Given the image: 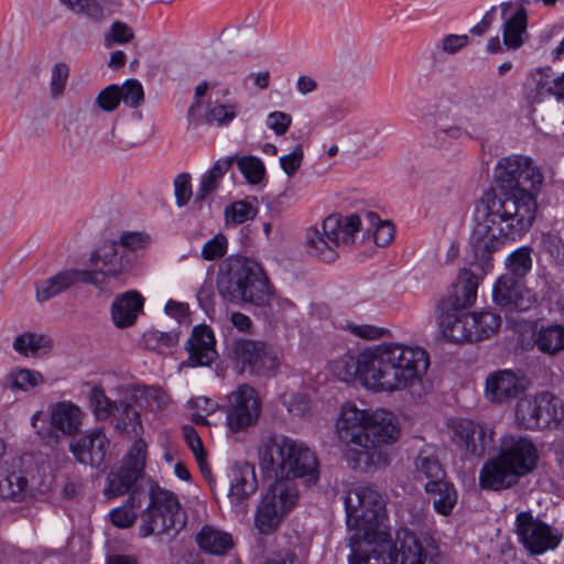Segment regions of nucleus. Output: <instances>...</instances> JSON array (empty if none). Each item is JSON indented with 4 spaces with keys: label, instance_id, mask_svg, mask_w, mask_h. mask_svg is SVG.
<instances>
[{
    "label": "nucleus",
    "instance_id": "nucleus-1",
    "mask_svg": "<svg viewBox=\"0 0 564 564\" xmlns=\"http://www.w3.org/2000/svg\"><path fill=\"white\" fill-rule=\"evenodd\" d=\"M494 177L505 194L499 196L494 191L482 194L470 237L475 259L481 265L506 241H517L531 229L538 213L536 192L542 183L532 160L518 154L501 158Z\"/></svg>",
    "mask_w": 564,
    "mask_h": 564
},
{
    "label": "nucleus",
    "instance_id": "nucleus-2",
    "mask_svg": "<svg viewBox=\"0 0 564 564\" xmlns=\"http://www.w3.org/2000/svg\"><path fill=\"white\" fill-rule=\"evenodd\" d=\"M336 431L341 442L352 445L345 453L348 465L360 471L387 466L389 455L382 446L393 444L400 436L398 420L392 412L361 410L351 402L341 406Z\"/></svg>",
    "mask_w": 564,
    "mask_h": 564
},
{
    "label": "nucleus",
    "instance_id": "nucleus-3",
    "mask_svg": "<svg viewBox=\"0 0 564 564\" xmlns=\"http://www.w3.org/2000/svg\"><path fill=\"white\" fill-rule=\"evenodd\" d=\"M429 367V354L420 346L380 344L361 352L362 384L375 392L420 394Z\"/></svg>",
    "mask_w": 564,
    "mask_h": 564
},
{
    "label": "nucleus",
    "instance_id": "nucleus-4",
    "mask_svg": "<svg viewBox=\"0 0 564 564\" xmlns=\"http://www.w3.org/2000/svg\"><path fill=\"white\" fill-rule=\"evenodd\" d=\"M441 551L434 542L423 543L406 529L371 543L352 545L349 564H440Z\"/></svg>",
    "mask_w": 564,
    "mask_h": 564
},
{
    "label": "nucleus",
    "instance_id": "nucleus-5",
    "mask_svg": "<svg viewBox=\"0 0 564 564\" xmlns=\"http://www.w3.org/2000/svg\"><path fill=\"white\" fill-rule=\"evenodd\" d=\"M262 469L274 473L279 480L301 479L314 485L319 479L318 459L315 453L302 441L285 435L267 437L259 452Z\"/></svg>",
    "mask_w": 564,
    "mask_h": 564
},
{
    "label": "nucleus",
    "instance_id": "nucleus-6",
    "mask_svg": "<svg viewBox=\"0 0 564 564\" xmlns=\"http://www.w3.org/2000/svg\"><path fill=\"white\" fill-rule=\"evenodd\" d=\"M346 523L355 531L352 545L371 543L390 535L386 524L387 511L383 496L371 486H357L347 491L345 499Z\"/></svg>",
    "mask_w": 564,
    "mask_h": 564
},
{
    "label": "nucleus",
    "instance_id": "nucleus-7",
    "mask_svg": "<svg viewBox=\"0 0 564 564\" xmlns=\"http://www.w3.org/2000/svg\"><path fill=\"white\" fill-rule=\"evenodd\" d=\"M360 225L357 215H329L321 227L315 226L306 230L305 249L310 256L321 261L333 262L338 258L340 249L355 242Z\"/></svg>",
    "mask_w": 564,
    "mask_h": 564
},
{
    "label": "nucleus",
    "instance_id": "nucleus-8",
    "mask_svg": "<svg viewBox=\"0 0 564 564\" xmlns=\"http://www.w3.org/2000/svg\"><path fill=\"white\" fill-rule=\"evenodd\" d=\"M220 293L231 302L242 301L263 305L270 296L269 283L262 269L248 259L230 263L228 273L218 281Z\"/></svg>",
    "mask_w": 564,
    "mask_h": 564
},
{
    "label": "nucleus",
    "instance_id": "nucleus-9",
    "mask_svg": "<svg viewBox=\"0 0 564 564\" xmlns=\"http://www.w3.org/2000/svg\"><path fill=\"white\" fill-rule=\"evenodd\" d=\"M225 346L228 358L240 372L270 376L278 368V356L265 341L228 336Z\"/></svg>",
    "mask_w": 564,
    "mask_h": 564
},
{
    "label": "nucleus",
    "instance_id": "nucleus-10",
    "mask_svg": "<svg viewBox=\"0 0 564 564\" xmlns=\"http://www.w3.org/2000/svg\"><path fill=\"white\" fill-rule=\"evenodd\" d=\"M89 269L94 282L91 285L104 288L108 281L123 280L135 267L133 256L117 246L113 240H104L90 253L88 258Z\"/></svg>",
    "mask_w": 564,
    "mask_h": 564
},
{
    "label": "nucleus",
    "instance_id": "nucleus-11",
    "mask_svg": "<svg viewBox=\"0 0 564 564\" xmlns=\"http://www.w3.org/2000/svg\"><path fill=\"white\" fill-rule=\"evenodd\" d=\"M184 525L177 498L170 491L158 489L150 495V502L141 514L140 535L177 533Z\"/></svg>",
    "mask_w": 564,
    "mask_h": 564
},
{
    "label": "nucleus",
    "instance_id": "nucleus-12",
    "mask_svg": "<svg viewBox=\"0 0 564 564\" xmlns=\"http://www.w3.org/2000/svg\"><path fill=\"white\" fill-rule=\"evenodd\" d=\"M299 491L294 482L275 480L262 497L256 514L254 527L261 534L273 533L283 518L296 505Z\"/></svg>",
    "mask_w": 564,
    "mask_h": 564
},
{
    "label": "nucleus",
    "instance_id": "nucleus-13",
    "mask_svg": "<svg viewBox=\"0 0 564 564\" xmlns=\"http://www.w3.org/2000/svg\"><path fill=\"white\" fill-rule=\"evenodd\" d=\"M262 401L254 388L240 384L227 397L224 406L226 426L230 433L246 432L256 425L261 415Z\"/></svg>",
    "mask_w": 564,
    "mask_h": 564
},
{
    "label": "nucleus",
    "instance_id": "nucleus-14",
    "mask_svg": "<svg viewBox=\"0 0 564 564\" xmlns=\"http://www.w3.org/2000/svg\"><path fill=\"white\" fill-rule=\"evenodd\" d=\"M516 533L519 542L532 555L553 551L562 541V533L557 529L533 517L530 511L517 514Z\"/></svg>",
    "mask_w": 564,
    "mask_h": 564
},
{
    "label": "nucleus",
    "instance_id": "nucleus-15",
    "mask_svg": "<svg viewBox=\"0 0 564 564\" xmlns=\"http://www.w3.org/2000/svg\"><path fill=\"white\" fill-rule=\"evenodd\" d=\"M145 456L147 443L142 438H138L124 457L122 465L108 474L104 495L107 498H116L130 491L145 466Z\"/></svg>",
    "mask_w": 564,
    "mask_h": 564
},
{
    "label": "nucleus",
    "instance_id": "nucleus-16",
    "mask_svg": "<svg viewBox=\"0 0 564 564\" xmlns=\"http://www.w3.org/2000/svg\"><path fill=\"white\" fill-rule=\"evenodd\" d=\"M448 427L452 442L468 456H482L494 443V431L471 420L454 419Z\"/></svg>",
    "mask_w": 564,
    "mask_h": 564
},
{
    "label": "nucleus",
    "instance_id": "nucleus-17",
    "mask_svg": "<svg viewBox=\"0 0 564 564\" xmlns=\"http://www.w3.org/2000/svg\"><path fill=\"white\" fill-rule=\"evenodd\" d=\"M500 458L521 478L535 469L539 452L535 444L525 436L507 434L500 440Z\"/></svg>",
    "mask_w": 564,
    "mask_h": 564
},
{
    "label": "nucleus",
    "instance_id": "nucleus-18",
    "mask_svg": "<svg viewBox=\"0 0 564 564\" xmlns=\"http://www.w3.org/2000/svg\"><path fill=\"white\" fill-rule=\"evenodd\" d=\"M492 299L503 308L521 312L531 310L539 302L538 295L524 285L522 279L509 273L497 279L492 288Z\"/></svg>",
    "mask_w": 564,
    "mask_h": 564
},
{
    "label": "nucleus",
    "instance_id": "nucleus-19",
    "mask_svg": "<svg viewBox=\"0 0 564 564\" xmlns=\"http://www.w3.org/2000/svg\"><path fill=\"white\" fill-rule=\"evenodd\" d=\"M109 447V440L101 429H94L69 444L75 459L83 465L99 467L104 464Z\"/></svg>",
    "mask_w": 564,
    "mask_h": 564
},
{
    "label": "nucleus",
    "instance_id": "nucleus-20",
    "mask_svg": "<svg viewBox=\"0 0 564 564\" xmlns=\"http://www.w3.org/2000/svg\"><path fill=\"white\" fill-rule=\"evenodd\" d=\"M144 100V91L137 79H128L121 86L111 84L105 87L96 98V105L105 112L115 111L122 101L126 106L138 108Z\"/></svg>",
    "mask_w": 564,
    "mask_h": 564
},
{
    "label": "nucleus",
    "instance_id": "nucleus-21",
    "mask_svg": "<svg viewBox=\"0 0 564 564\" xmlns=\"http://www.w3.org/2000/svg\"><path fill=\"white\" fill-rule=\"evenodd\" d=\"M94 282L91 274L85 269L68 268L61 270L52 276L41 280L35 284V297L40 303L66 292L78 283L90 284Z\"/></svg>",
    "mask_w": 564,
    "mask_h": 564
},
{
    "label": "nucleus",
    "instance_id": "nucleus-22",
    "mask_svg": "<svg viewBox=\"0 0 564 564\" xmlns=\"http://www.w3.org/2000/svg\"><path fill=\"white\" fill-rule=\"evenodd\" d=\"M50 434L70 436L76 434L85 417L84 411L72 401H58L48 406Z\"/></svg>",
    "mask_w": 564,
    "mask_h": 564
},
{
    "label": "nucleus",
    "instance_id": "nucleus-23",
    "mask_svg": "<svg viewBox=\"0 0 564 564\" xmlns=\"http://www.w3.org/2000/svg\"><path fill=\"white\" fill-rule=\"evenodd\" d=\"M525 389L523 377L511 370H498L488 375L485 395L491 402L502 403L517 398Z\"/></svg>",
    "mask_w": 564,
    "mask_h": 564
},
{
    "label": "nucleus",
    "instance_id": "nucleus-24",
    "mask_svg": "<svg viewBox=\"0 0 564 564\" xmlns=\"http://www.w3.org/2000/svg\"><path fill=\"white\" fill-rule=\"evenodd\" d=\"M514 8V3L512 1L501 2L499 4L500 15L503 20L502 23V41L503 45L507 50H518L523 44V34L528 28V11L522 6L516 8V10L511 12V9Z\"/></svg>",
    "mask_w": 564,
    "mask_h": 564
},
{
    "label": "nucleus",
    "instance_id": "nucleus-25",
    "mask_svg": "<svg viewBox=\"0 0 564 564\" xmlns=\"http://www.w3.org/2000/svg\"><path fill=\"white\" fill-rule=\"evenodd\" d=\"M186 348L192 367L208 366L218 356L214 332L207 325H197L193 328Z\"/></svg>",
    "mask_w": 564,
    "mask_h": 564
},
{
    "label": "nucleus",
    "instance_id": "nucleus-26",
    "mask_svg": "<svg viewBox=\"0 0 564 564\" xmlns=\"http://www.w3.org/2000/svg\"><path fill=\"white\" fill-rule=\"evenodd\" d=\"M479 283L478 275L468 269H463L454 284L453 292L440 302L438 310L458 311L471 306L476 302Z\"/></svg>",
    "mask_w": 564,
    "mask_h": 564
},
{
    "label": "nucleus",
    "instance_id": "nucleus-27",
    "mask_svg": "<svg viewBox=\"0 0 564 564\" xmlns=\"http://www.w3.org/2000/svg\"><path fill=\"white\" fill-rule=\"evenodd\" d=\"M520 477L499 455L488 459L479 471V486L486 490L499 491L512 487Z\"/></svg>",
    "mask_w": 564,
    "mask_h": 564
},
{
    "label": "nucleus",
    "instance_id": "nucleus-28",
    "mask_svg": "<svg viewBox=\"0 0 564 564\" xmlns=\"http://www.w3.org/2000/svg\"><path fill=\"white\" fill-rule=\"evenodd\" d=\"M438 324L442 335L453 343L474 341L471 328L475 321L470 314H458L457 311H440Z\"/></svg>",
    "mask_w": 564,
    "mask_h": 564
},
{
    "label": "nucleus",
    "instance_id": "nucleus-29",
    "mask_svg": "<svg viewBox=\"0 0 564 564\" xmlns=\"http://www.w3.org/2000/svg\"><path fill=\"white\" fill-rule=\"evenodd\" d=\"M144 299L135 290H130L116 297L111 305L113 324L119 328L132 326L142 312Z\"/></svg>",
    "mask_w": 564,
    "mask_h": 564
},
{
    "label": "nucleus",
    "instance_id": "nucleus-30",
    "mask_svg": "<svg viewBox=\"0 0 564 564\" xmlns=\"http://www.w3.org/2000/svg\"><path fill=\"white\" fill-rule=\"evenodd\" d=\"M257 487L254 468L247 463L236 465L231 470L228 498L232 505H241L256 492Z\"/></svg>",
    "mask_w": 564,
    "mask_h": 564
},
{
    "label": "nucleus",
    "instance_id": "nucleus-31",
    "mask_svg": "<svg viewBox=\"0 0 564 564\" xmlns=\"http://www.w3.org/2000/svg\"><path fill=\"white\" fill-rule=\"evenodd\" d=\"M425 491L433 501L434 510L442 514L448 516L452 513L457 502V491L453 484L443 481H427L425 484Z\"/></svg>",
    "mask_w": 564,
    "mask_h": 564
},
{
    "label": "nucleus",
    "instance_id": "nucleus-32",
    "mask_svg": "<svg viewBox=\"0 0 564 564\" xmlns=\"http://www.w3.org/2000/svg\"><path fill=\"white\" fill-rule=\"evenodd\" d=\"M44 383L43 375L34 369L15 367L3 379V388L17 392H30Z\"/></svg>",
    "mask_w": 564,
    "mask_h": 564
},
{
    "label": "nucleus",
    "instance_id": "nucleus-33",
    "mask_svg": "<svg viewBox=\"0 0 564 564\" xmlns=\"http://www.w3.org/2000/svg\"><path fill=\"white\" fill-rule=\"evenodd\" d=\"M110 420L117 430L129 435L137 436L143 431L140 413L128 401L119 400Z\"/></svg>",
    "mask_w": 564,
    "mask_h": 564
},
{
    "label": "nucleus",
    "instance_id": "nucleus-34",
    "mask_svg": "<svg viewBox=\"0 0 564 564\" xmlns=\"http://www.w3.org/2000/svg\"><path fill=\"white\" fill-rule=\"evenodd\" d=\"M12 466L7 465L0 470V497L21 501L29 495L28 479L22 473L11 470Z\"/></svg>",
    "mask_w": 564,
    "mask_h": 564
},
{
    "label": "nucleus",
    "instance_id": "nucleus-35",
    "mask_svg": "<svg viewBox=\"0 0 564 564\" xmlns=\"http://www.w3.org/2000/svg\"><path fill=\"white\" fill-rule=\"evenodd\" d=\"M196 541L206 553L214 555L226 554L232 547L231 535L205 525L196 536Z\"/></svg>",
    "mask_w": 564,
    "mask_h": 564
},
{
    "label": "nucleus",
    "instance_id": "nucleus-36",
    "mask_svg": "<svg viewBox=\"0 0 564 564\" xmlns=\"http://www.w3.org/2000/svg\"><path fill=\"white\" fill-rule=\"evenodd\" d=\"M12 347L21 356L36 357L48 352L53 348V341L43 334L26 332L14 338Z\"/></svg>",
    "mask_w": 564,
    "mask_h": 564
},
{
    "label": "nucleus",
    "instance_id": "nucleus-37",
    "mask_svg": "<svg viewBox=\"0 0 564 564\" xmlns=\"http://www.w3.org/2000/svg\"><path fill=\"white\" fill-rule=\"evenodd\" d=\"M541 420V429L556 425L564 419V406L562 400L550 392L535 394Z\"/></svg>",
    "mask_w": 564,
    "mask_h": 564
},
{
    "label": "nucleus",
    "instance_id": "nucleus-38",
    "mask_svg": "<svg viewBox=\"0 0 564 564\" xmlns=\"http://www.w3.org/2000/svg\"><path fill=\"white\" fill-rule=\"evenodd\" d=\"M236 156H228L220 159L214 163L210 170L205 173L200 180L196 198L205 199L210 193H213L219 186L220 181L223 180L226 172L232 165Z\"/></svg>",
    "mask_w": 564,
    "mask_h": 564
},
{
    "label": "nucleus",
    "instance_id": "nucleus-39",
    "mask_svg": "<svg viewBox=\"0 0 564 564\" xmlns=\"http://www.w3.org/2000/svg\"><path fill=\"white\" fill-rule=\"evenodd\" d=\"M534 344L540 351L549 355L564 350V327L562 325L542 327L536 334Z\"/></svg>",
    "mask_w": 564,
    "mask_h": 564
},
{
    "label": "nucleus",
    "instance_id": "nucleus-40",
    "mask_svg": "<svg viewBox=\"0 0 564 564\" xmlns=\"http://www.w3.org/2000/svg\"><path fill=\"white\" fill-rule=\"evenodd\" d=\"M89 406L97 421L110 420L119 400H111L99 384L90 387L88 393Z\"/></svg>",
    "mask_w": 564,
    "mask_h": 564
},
{
    "label": "nucleus",
    "instance_id": "nucleus-41",
    "mask_svg": "<svg viewBox=\"0 0 564 564\" xmlns=\"http://www.w3.org/2000/svg\"><path fill=\"white\" fill-rule=\"evenodd\" d=\"M329 367L333 375L339 380L348 382L357 377L362 383L361 352L357 359L350 354H345L333 360Z\"/></svg>",
    "mask_w": 564,
    "mask_h": 564
},
{
    "label": "nucleus",
    "instance_id": "nucleus-42",
    "mask_svg": "<svg viewBox=\"0 0 564 564\" xmlns=\"http://www.w3.org/2000/svg\"><path fill=\"white\" fill-rule=\"evenodd\" d=\"M505 265L507 273L523 280L532 269V249L528 246L516 249L506 258Z\"/></svg>",
    "mask_w": 564,
    "mask_h": 564
},
{
    "label": "nucleus",
    "instance_id": "nucleus-43",
    "mask_svg": "<svg viewBox=\"0 0 564 564\" xmlns=\"http://www.w3.org/2000/svg\"><path fill=\"white\" fill-rule=\"evenodd\" d=\"M475 321L471 328L473 340L479 341L494 335L500 327L501 318L498 314L484 311L470 314Z\"/></svg>",
    "mask_w": 564,
    "mask_h": 564
},
{
    "label": "nucleus",
    "instance_id": "nucleus-44",
    "mask_svg": "<svg viewBox=\"0 0 564 564\" xmlns=\"http://www.w3.org/2000/svg\"><path fill=\"white\" fill-rule=\"evenodd\" d=\"M535 395L521 399L517 404V422L527 430H541V420Z\"/></svg>",
    "mask_w": 564,
    "mask_h": 564
},
{
    "label": "nucleus",
    "instance_id": "nucleus-45",
    "mask_svg": "<svg viewBox=\"0 0 564 564\" xmlns=\"http://www.w3.org/2000/svg\"><path fill=\"white\" fill-rule=\"evenodd\" d=\"M178 341V335L175 332L148 330L143 334L144 347L159 354H165Z\"/></svg>",
    "mask_w": 564,
    "mask_h": 564
},
{
    "label": "nucleus",
    "instance_id": "nucleus-46",
    "mask_svg": "<svg viewBox=\"0 0 564 564\" xmlns=\"http://www.w3.org/2000/svg\"><path fill=\"white\" fill-rule=\"evenodd\" d=\"M415 468L427 481L445 480V470L434 456L421 451L415 459Z\"/></svg>",
    "mask_w": 564,
    "mask_h": 564
},
{
    "label": "nucleus",
    "instance_id": "nucleus-47",
    "mask_svg": "<svg viewBox=\"0 0 564 564\" xmlns=\"http://www.w3.org/2000/svg\"><path fill=\"white\" fill-rule=\"evenodd\" d=\"M237 116V106L235 104H221L219 101L209 102L205 112L207 123L217 126L229 124Z\"/></svg>",
    "mask_w": 564,
    "mask_h": 564
},
{
    "label": "nucleus",
    "instance_id": "nucleus-48",
    "mask_svg": "<svg viewBox=\"0 0 564 564\" xmlns=\"http://www.w3.org/2000/svg\"><path fill=\"white\" fill-rule=\"evenodd\" d=\"M257 208L246 202L237 200L225 208L226 224L231 226L241 225L248 220H252L257 216Z\"/></svg>",
    "mask_w": 564,
    "mask_h": 564
},
{
    "label": "nucleus",
    "instance_id": "nucleus-49",
    "mask_svg": "<svg viewBox=\"0 0 564 564\" xmlns=\"http://www.w3.org/2000/svg\"><path fill=\"white\" fill-rule=\"evenodd\" d=\"M61 2L73 12L84 14L95 22L105 18L104 9L96 0H61Z\"/></svg>",
    "mask_w": 564,
    "mask_h": 564
},
{
    "label": "nucleus",
    "instance_id": "nucleus-50",
    "mask_svg": "<svg viewBox=\"0 0 564 564\" xmlns=\"http://www.w3.org/2000/svg\"><path fill=\"white\" fill-rule=\"evenodd\" d=\"M367 219L370 225L375 227L373 240L379 247L388 246L394 237V226L390 221L380 220L379 216L375 213H367Z\"/></svg>",
    "mask_w": 564,
    "mask_h": 564
},
{
    "label": "nucleus",
    "instance_id": "nucleus-51",
    "mask_svg": "<svg viewBox=\"0 0 564 564\" xmlns=\"http://www.w3.org/2000/svg\"><path fill=\"white\" fill-rule=\"evenodd\" d=\"M141 399L148 410L159 412L165 410L171 399L160 387H145L142 390Z\"/></svg>",
    "mask_w": 564,
    "mask_h": 564
},
{
    "label": "nucleus",
    "instance_id": "nucleus-52",
    "mask_svg": "<svg viewBox=\"0 0 564 564\" xmlns=\"http://www.w3.org/2000/svg\"><path fill=\"white\" fill-rule=\"evenodd\" d=\"M238 167L247 181L251 184L261 182L264 175V165L262 161L256 156H242L237 159Z\"/></svg>",
    "mask_w": 564,
    "mask_h": 564
},
{
    "label": "nucleus",
    "instance_id": "nucleus-53",
    "mask_svg": "<svg viewBox=\"0 0 564 564\" xmlns=\"http://www.w3.org/2000/svg\"><path fill=\"white\" fill-rule=\"evenodd\" d=\"M183 433L185 442L193 452L200 470L203 474H209L210 470L206 464V454L203 447V442L197 431L192 426H185Z\"/></svg>",
    "mask_w": 564,
    "mask_h": 564
},
{
    "label": "nucleus",
    "instance_id": "nucleus-54",
    "mask_svg": "<svg viewBox=\"0 0 564 564\" xmlns=\"http://www.w3.org/2000/svg\"><path fill=\"white\" fill-rule=\"evenodd\" d=\"M113 242L129 251L133 256L134 263L137 264V252L148 245V237L137 231H124L120 235L119 239L113 240Z\"/></svg>",
    "mask_w": 564,
    "mask_h": 564
},
{
    "label": "nucleus",
    "instance_id": "nucleus-55",
    "mask_svg": "<svg viewBox=\"0 0 564 564\" xmlns=\"http://www.w3.org/2000/svg\"><path fill=\"white\" fill-rule=\"evenodd\" d=\"M227 246V238L223 234H218L204 243L202 257L207 261L218 260L226 254Z\"/></svg>",
    "mask_w": 564,
    "mask_h": 564
},
{
    "label": "nucleus",
    "instance_id": "nucleus-56",
    "mask_svg": "<svg viewBox=\"0 0 564 564\" xmlns=\"http://www.w3.org/2000/svg\"><path fill=\"white\" fill-rule=\"evenodd\" d=\"M463 134V129L458 126L436 124L427 134L430 142L434 147H443L448 140L458 139Z\"/></svg>",
    "mask_w": 564,
    "mask_h": 564
},
{
    "label": "nucleus",
    "instance_id": "nucleus-57",
    "mask_svg": "<svg viewBox=\"0 0 564 564\" xmlns=\"http://www.w3.org/2000/svg\"><path fill=\"white\" fill-rule=\"evenodd\" d=\"M69 68L65 63H56L52 69L50 89L54 98L59 97L66 87Z\"/></svg>",
    "mask_w": 564,
    "mask_h": 564
},
{
    "label": "nucleus",
    "instance_id": "nucleus-58",
    "mask_svg": "<svg viewBox=\"0 0 564 564\" xmlns=\"http://www.w3.org/2000/svg\"><path fill=\"white\" fill-rule=\"evenodd\" d=\"M282 402L290 413L297 416L304 415L310 410V399L306 394L301 392L284 393L282 395Z\"/></svg>",
    "mask_w": 564,
    "mask_h": 564
},
{
    "label": "nucleus",
    "instance_id": "nucleus-59",
    "mask_svg": "<svg viewBox=\"0 0 564 564\" xmlns=\"http://www.w3.org/2000/svg\"><path fill=\"white\" fill-rule=\"evenodd\" d=\"M304 152L302 144H296L294 149L280 158V165L284 173L291 177L293 176L303 163Z\"/></svg>",
    "mask_w": 564,
    "mask_h": 564
},
{
    "label": "nucleus",
    "instance_id": "nucleus-60",
    "mask_svg": "<svg viewBox=\"0 0 564 564\" xmlns=\"http://www.w3.org/2000/svg\"><path fill=\"white\" fill-rule=\"evenodd\" d=\"M346 328L350 330V333L354 334L355 336L368 340L380 339L387 333V329L383 327H378L369 324H355L351 322H348L346 324Z\"/></svg>",
    "mask_w": 564,
    "mask_h": 564
},
{
    "label": "nucleus",
    "instance_id": "nucleus-61",
    "mask_svg": "<svg viewBox=\"0 0 564 564\" xmlns=\"http://www.w3.org/2000/svg\"><path fill=\"white\" fill-rule=\"evenodd\" d=\"M174 192L176 204L182 207L186 205L192 197V185H191V175L187 173H182L176 176L174 181Z\"/></svg>",
    "mask_w": 564,
    "mask_h": 564
},
{
    "label": "nucleus",
    "instance_id": "nucleus-62",
    "mask_svg": "<svg viewBox=\"0 0 564 564\" xmlns=\"http://www.w3.org/2000/svg\"><path fill=\"white\" fill-rule=\"evenodd\" d=\"M134 36L133 30L124 22L116 21L112 23L109 33L106 35V42L109 46V41L123 44L130 42Z\"/></svg>",
    "mask_w": 564,
    "mask_h": 564
},
{
    "label": "nucleus",
    "instance_id": "nucleus-63",
    "mask_svg": "<svg viewBox=\"0 0 564 564\" xmlns=\"http://www.w3.org/2000/svg\"><path fill=\"white\" fill-rule=\"evenodd\" d=\"M135 519L137 512L128 508V506L115 508L110 512V520L117 528H130L135 522Z\"/></svg>",
    "mask_w": 564,
    "mask_h": 564
},
{
    "label": "nucleus",
    "instance_id": "nucleus-64",
    "mask_svg": "<svg viewBox=\"0 0 564 564\" xmlns=\"http://www.w3.org/2000/svg\"><path fill=\"white\" fill-rule=\"evenodd\" d=\"M292 123V117L283 111H273L267 117V126L274 131L276 135H283Z\"/></svg>",
    "mask_w": 564,
    "mask_h": 564
}]
</instances>
